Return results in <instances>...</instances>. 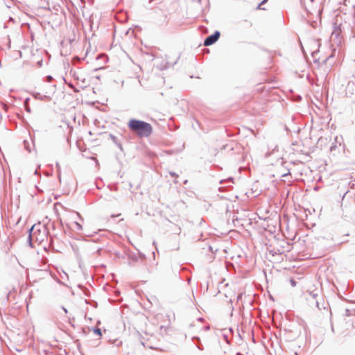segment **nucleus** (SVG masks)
Instances as JSON below:
<instances>
[{"label":"nucleus","mask_w":355,"mask_h":355,"mask_svg":"<svg viewBox=\"0 0 355 355\" xmlns=\"http://www.w3.org/2000/svg\"><path fill=\"white\" fill-rule=\"evenodd\" d=\"M128 127L139 137H148L153 132V127L150 123L135 119L129 121Z\"/></svg>","instance_id":"1"},{"label":"nucleus","mask_w":355,"mask_h":355,"mask_svg":"<svg viewBox=\"0 0 355 355\" xmlns=\"http://www.w3.org/2000/svg\"><path fill=\"white\" fill-rule=\"evenodd\" d=\"M220 37V33L216 31L213 35L207 37L204 42L205 46H209L215 43Z\"/></svg>","instance_id":"2"},{"label":"nucleus","mask_w":355,"mask_h":355,"mask_svg":"<svg viewBox=\"0 0 355 355\" xmlns=\"http://www.w3.org/2000/svg\"><path fill=\"white\" fill-rule=\"evenodd\" d=\"M30 237L31 239H35L36 241L40 239L36 235V231L35 230L34 227H33L31 230Z\"/></svg>","instance_id":"3"},{"label":"nucleus","mask_w":355,"mask_h":355,"mask_svg":"<svg viewBox=\"0 0 355 355\" xmlns=\"http://www.w3.org/2000/svg\"><path fill=\"white\" fill-rule=\"evenodd\" d=\"M45 231L44 230L42 234H41L40 231L39 230V236L38 238L40 239L38 241H42L44 240V238L45 237Z\"/></svg>","instance_id":"4"},{"label":"nucleus","mask_w":355,"mask_h":355,"mask_svg":"<svg viewBox=\"0 0 355 355\" xmlns=\"http://www.w3.org/2000/svg\"><path fill=\"white\" fill-rule=\"evenodd\" d=\"M167 329H168V327H166L161 326L160 327L161 334H163V333L166 334Z\"/></svg>","instance_id":"5"},{"label":"nucleus","mask_w":355,"mask_h":355,"mask_svg":"<svg viewBox=\"0 0 355 355\" xmlns=\"http://www.w3.org/2000/svg\"><path fill=\"white\" fill-rule=\"evenodd\" d=\"M75 225L77 226V229L78 230H83L82 225L79 223L75 222Z\"/></svg>","instance_id":"6"},{"label":"nucleus","mask_w":355,"mask_h":355,"mask_svg":"<svg viewBox=\"0 0 355 355\" xmlns=\"http://www.w3.org/2000/svg\"><path fill=\"white\" fill-rule=\"evenodd\" d=\"M290 283H291V286L293 287L295 286L297 284L296 282L293 279H290Z\"/></svg>","instance_id":"7"},{"label":"nucleus","mask_w":355,"mask_h":355,"mask_svg":"<svg viewBox=\"0 0 355 355\" xmlns=\"http://www.w3.org/2000/svg\"><path fill=\"white\" fill-rule=\"evenodd\" d=\"M95 331V333H96V334H98V336H101V329H95V331Z\"/></svg>","instance_id":"8"},{"label":"nucleus","mask_w":355,"mask_h":355,"mask_svg":"<svg viewBox=\"0 0 355 355\" xmlns=\"http://www.w3.org/2000/svg\"><path fill=\"white\" fill-rule=\"evenodd\" d=\"M268 0H263L261 3H260L257 7L258 9H261V6L266 3Z\"/></svg>","instance_id":"9"}]
</instances>
